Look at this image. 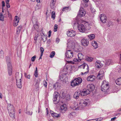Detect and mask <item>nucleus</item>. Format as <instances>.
<instances>
[{"label": "nucleus", "mask_w": 121, "mask_h": 121, "mask_svg": "<svg viewBox=\"0 0 121 121\" xmlns=\"http://www.w3.org/2000/svg\"><path fill=\"white\" fill-rule=\"evenodd\" d=\"M40 81V79L39 78H38V80L36 81L35 85H39Z\"/></svg>", "instance_id": "obj_49"}, {"label": "nucleus", "mask_w": 121, "mask_h": 121, "mask_svg": "<svg viewBox=\"0 0 121 121\" xmlns=\"http://www.w3.org/2000/svg\"><path fill=\"white\" fill-rule=\"evenodd\" d=\"M109 85L108 82L105 81H104L101 86V91L104 92H107L109 88Z\"/></svg>", "instance_id": "obj_3"}, {"label": "nucleus", "mask_w": 121, "mask_h": 121, "mask_svg": "<svg viewBox=\"0 0 121 121\" xmlns=\"http://www.w3.org/2000/svg\"><path fill=\"white\" fill-rule=\"evenodd\" d=\"M112 62V60L110 59L108 60H106L105 64L106 65H108L111 64Z\"/></svg>", "instance_id": "obj_29"}, {"label": "nucleus", "mask_w": 121, "mask_h": 121, "mask_svg": "<svg viewBox=\"0 0 121 121\" xmlns=\"http://www.w3.org/2000/svg\"><path fill=\"white\" fill-rule=\"evenodd\" d=\"M34 75L36 77H38V72L37 67L36 68V70L34 73Z\"/></svg>", "instance_id": "obj_36"}, {"label": "nucleus", "mask_w": 121, "mask_h": 121, "mask_svg": "<svg viewBox=\"0 0 121 121\" xmlns=\"http://www.w3.org/2000/svg\"><path fill=\"white\" fill-rule=\"evenodd\" d=\"M40 50L41 52V56H42L44 51V49L43 47H41L40 48Z\"/></svg>", "instance_id": "obj_41"}, {"label": "nucleus", "mask_w": 121, "mask_h": 121, "mask_svg": "<svg viewBox=\"0 0 121 121\" xmlns=\"http://www.w3.org/2000/svg\"><path fill=\"white\" fill-rule=\"evenodd\" d=\"M99 75H104V71L102 70H100L98 74L97 78H99Z\"/></svg>", "instance_id": "obj_31"}, {"label": "nucleus", "mask_w": 121, "mask_h": 121, "mask_svg": "<svg viewBox=\"0 0 121 121\" xmlns=\"http://www.w3.org/2000/svg\"><path fill=\"white\" fill-rule=\"evenodd\" d=\"M66 99L67 101H69L71 99V97L69 95H67L66 97Z\"/></svg>", "instance_id": "obj_43"}, {"label": "nucleus", "mask_w": 121, "mask_h": 121, "mask_svg": "<svg viewBox=\"0 0 121 121\" xmlns=\"http://www.w3.org/2000/svg\"><path fill=\"white\" fill-rule=\"evenodd\" d=\"M2 8L4 7L5 6V3L4 1H2Z\"/></svg>", "instance_id": "obj_55"}, {"label": "nucleus", "mask_w": 121, "mask_h": 121, "mask_svg": "<svg viewBox=\"0 0 121 121\" xmlns=\"http://www.w3.org/2000/svg\"><path fill=\"white\" fill-rule=\"evenodd\" d=\"M57 25L56 24H55L54 25V29L55 30L54 31L55 32L56 31H57Z\"/></svg>", "instance_id": "obj_47"}, {"label": "nucleus", "mask_w": 121, "mask_h": 121, "mask_svg": "<svg viewBox=\"0 0 121 121\" xmlns=\"http://www.w3.org/2000/svg\"><path fill=\"white\" fill-rule=\"evenodd\" d=\"M51 17L53 20H54L55 18V12H52L51 13Z\"/></svg>", "instance_id": "obj_37"}, {"label": "nucleus", "mask_w": 121, "mask_h": 121, "mask_svg": "<svg viewBox=\"0 0 121 121\" xmlns=\"http://www.w3.org/2000/svg\"><path fill=\"white\" fill-rule=\"evenodd\" d=\"M67 110V107L66 105H61L60 107V111L61 112L64 113H65Z\"/></svg>", "instance_id": "obj_13"}, {"label": "nucleus", "mask_w": 121, "mask_h": 121, "mask_svg": "<svg viewBox=\"0 0 121 121\" xmlns=\"http://www.w3.org/2000/svg\"><path fill=\"white\" fill-rule=\"evenodd\" d=\"M82 45L83 46H86L89 44L88 40L87 39H83L81 40Z\"/></svg>", "instance_id": "obj_15"}, {"label": "nucleus", "mask_w": 121, "mask_h": 121, "mask_svg": "<svg viewBox=\"0 0 121 121\" xmlns=\"http://www.w3.org/2000/svg\"><path fill=\"white\" fill-rule=\"evenodd\" d=\"M85 13L86 12L84 10L83 8H81L79 11L77 17H82L84 16Z\"/></svg>", "instance_id": "obj_9"}, {"label": "nucleus", "mask_w": 121, "mask_h": 121, "mask_svg": "<svg viewBox=\"0 0 121 121\" xmlns=\"http://www.w3.org/2000/svg\"><path fill=\"white\" fill-rule=\"evenodd\" d=\"M95 67L98 68H101L103 65L101 62L99 60H97L95 62Z\"/></svg>", "instance_id": "obj_14"}, {"label": "nucleus", "mask_w": 121, "mask_h": 121, "mask_svg": "<svg viewBox=\"0 0 121 121\" xmlns=\"http://www.w3.org/2000/svg\"><path fill=\"white\" fill-rule=\"evenodd\" d=\"M16 85L17 87L19 88H21L22 87L21 85V80L20 79H17Z\"/></svg>", "instance_id": "obj_23"}, {"label": "nucleus", "mask_w": 121, "mask_h": 121, "mask_svg": "<svg viewBox=\"0 0 121 121\" xmlns=\"http://www.w3.org/2000/svg\"><path fill=\"white\" fill-rule=\"evenodd\" d=\"M54 117L58 118L60 116V114L54 113L52 116Z\"/></svg>", "instance_id": "obj_32"}, {"label": "nucleus", "mask_w": 121, "mask_h": 121, "mask_svg": "<svg viewBox=\"0 0 121 121\" xmlns=\"http://www.w3.org/2000/svg\"><path fill=\"white\" fill-rule=\"evenodd\" d=\"M76 115V113L75 112H72L68 115V117L70 118H72L73 117H75Z\"/></svg>", "instance_id": "obj_24"}, {"label": "nucleus", "mask_w": 121, "mask_h": 121, "mask_svg": "<svg viewBox=\"0 0 121 121\" xmlns=\"http://www.w3.org/2000/svg\"><path fill=\"white\" fill-rule=\"evenodd\" d=\"M26 113L28 115H31L33 114V112H30V111H28L26 112Z\"/></svg>", "instance_id": "obj_44"}, {"label": "nucleus", "mask_w": 121, "mask_h": 121, "mask_svg": "<svg viewBox=\"0 0 121 121\" xmlns=\"http://www.w3.org/2000/svg\"><path fill=\"white\" fill-rule=\"evenodd\" d=\"M78 28L80 32H84L86 30V28L83 24H81L78 25Z\"/></svg>", "instance_id": "obj_7"}, {"label": "nucleus", "mask_w": 121, "mask_h": 121, "mask_svg": "<svg viewBox=\"0 0 121 121\" xmlns=\"http://www.w3.org/2000/svg\"><path fill=\"white\" fill-rule=\"evenodd\" d=\"M60 83H56L53 85V88L56 89L57 87H58L59 85H60Z\"/></svg>", "instance_id": "obj_38"}, {"label": "nucleus", "mask_w": 121, "mask_h": 121, "mask_svg": "<svg viewBox=\"0 0 121 121\" xmlns=\"http://www.w3.org/2000/svg\"><path fill=\"white\" fill-rule=\"evenodd\" d=\"M52 31L51 30H49V34H48V37H50V36H51V33Z\"/></svg>", "instance_id": "obj_58"}, {"label": "nucleus", "mask_w": 121, "mask_h": 121, "mask_svg": "<svg viewBox=\"0 0 121 121\" xmlns=\"http://www.w3.org/2000/svg\"><path fill=\"white\" fill-rule=\"evenodd\" d=\"M81 67L83 69V72L81 73L82 74H85L88 73V65L84 64L82 65H81Z\"/></svg>", "instance_id": "obj_6"}, {"label": "nucleus", "mask_w": 121, "mask_h": 121, "mask_svg": "<svg viewBox=\"0 0 121 121\" xmlns=\"http://www.w3.org/2000/svg\"><path fill=\"white\" fill-rule=\"evenodd\" d=\"M80 94V92L76 91L73 95L74 97L76 99H78L79 98Z\"/></svg>", "instance_id": "obj_25"}, {"label": "nucleus", "mask_w": 121, "mask_h": 121, "mask_svg": "<svg viewBox=\"0 0 121 121\" xmlns=\"http://www.w3.org/2000/svg\"><path fill=\"white\" fill-rule=\"evenodd\" d=\"M65 55L67 58H72L73 56V53L71 50H69L66 52Z\"/></svg>", "instance_id": "obj_8"}, {"label": "nucleus", "mask_w": 121, "mask_h": 121, "mask_svg": "<svg viewBox=\"0 0 121 121\" xmlns=\"http://www.w3.org/2000/svg\"><path fill=\"white\" fill-rule=\"evenodd\" d=\"M88 100L87 99H85L84 100H81L80 103L79 104L80 106H82V107H79L77 103H75L74 104V107L72 108L73 110H78L82 108H83V107L86 106L87 105L88 103Z\"/></svg>", "instance_id": "obj_1"}, {"label": "nucleus", "mask_w": 121, "mask_h": 121, "mask_svg": "<svg viewBox=\"0 0 121 121\" xmlns=\"http://www.w3.org/2000/svg\"><path fill=\"white\" fill-rule=\"evenodd\" d=\"M96 77L94 75H91L88 76L87 78V79L89 81H93L95 79Z\"/></svg>", "instance_id": "obj_20"}, {"label": "nucleus", "mask_w": 121, "mask_h": 121, "mask_svg": "<svg viewBox=\"0 0 121 121\" xmlns=\"http://www.w3.org/2000/svg\"><path fill=\"white\" fill-rule=\"evenodd\" d=\"M83 6L84 7H86L88 5L87 4H86V3H85L83 4Z\"/></svg>", "instance_id": "obj_64"}, {"label": "nucleus", "mask_w": 121, "mask_h": 121, "mask_svg": "<svg viewBox=\"0 0 121 121\" xmlns=\"http://www.w3.org/2000/svg\"><path fill=\"white\" fill-rule=\"evenodd\" d=\"M92 45L95 49L97 48L98 47V44L96 41H93L92 42Z\"/></svg>", "instance_id": "obj_26"}, {"label": "nucleus", "mask_w": 121, "mask_h": 121, "mask_svg": "<svg viewBox=\"0 0 121 121\" xmlns=\"http://www.w3.org/2000/svg\"><path fill=\"white\" fill-rule=\"evenodd\" d=\"M104 75H99V77L98 78H97V79H102L103 78V77L104 76Z\"/></svg>", "instance_id": "obj_45"}, {"label": "nucleus", "mask_w": 121, "mask_h": 121, "mask_svg": "<svg viewBox=\"0 0 121 121\" xmlns=\"http://www.w3.org/2000/svg\"><path fill=\"white\" fill-rule=\"evenodd\" d=\"M6 61L8 69L12 68L10 59L9 56H7L6 57Z\"/></svg>", "instance_id": "obj_12"}, {"label": "nucleus", "mask_w": 121, "mask_h": 121, "mask_svg": "<svg viewBox=\"0 0 121 121\" xmlns=\"http://www.w3.org/2000/svg\"><path fill=\"white\" fill-rule=\"evenodd\" d=\"M47 39V36L45 35H44L43 36L42 38V39L44 42L46 41V40Z\"/></svg>", "instance_id": "obj_40"}, {"label": "nucleus", "mask_w": 121, "mask_h": 121, "mask_svg": "<svg viewBox=\"0 0 121 121\" xmlns=\"http://www.w3.org/2000/svg\"><path fill=\"white\" fill-rule=\"evenodd\" d=\"M66 34L68 36L72 37L75 35L76 32L73 30H69L67 32Z\"/></svg>", "instance_id": "obj_10"}, {"label": "nucleus", "mask_w": 121, "mask_h": 121, "mask_svg": "<svg viewBox=\"0 0 121 121\" xmlns=\"http://www.w3.org/2000/svg\"><path fill=\"white\" fill-rule=\"evenodd\" d=\"M19 17L16 16L14 18L13 21V25L15 26H16L18 25V23L19 22Z\"/></svg>", "instance_id": "obj_19"}, {"label": "nucleus", "mask_w": 121, "mask_h": 121, "mask_svg": "<svg viewBox=\"0 0 121 121\" xmlns=\"http://www.w3.org/2000/svg\"><path fill=\"white\" fill-rule=\"evenodd\" d=\"M86 60L89 62H91L92 61L94 58H93L87 56L86 57Z\"/></svg>", "instance_id": "obj_30"}, {"label": "nucleus", "mask_w": 121, "mask_h": 121, "mask_svg": "<svg viewBox=\"0 0 121 121\" xmlns=\"http://www.w3.org/2000/svg\"><path fill=\"white\" fill-rule=\"evenodd\" d=\"M82 82V79L80 78H75L71 83V85L73 87L78 86Z\"/></svg>", "instance_id": "obj_4"}, {"label": "nucleus", "mask_w": 121, "mask_h": 121, "mask_svg": "<svg viewBox=\"0 0 121 121\" xmlns=\"http://www.w3.org/2000/svg\"><path fill=\"white\" fill-rule=\"evenodd\" d=\"M36 57V56L35 55L34 56L32 57L31 59L32 61L34 62L35 61Z\"/></svg>", "instance_id": "obj_46"}, {"label": "nucleus", "mask_w": 121, "mask_h": 121, "mask_svg": "<svg viewBox=\"0 0 121 121\" xmlns=\"http://www.w3.org/2000/svg\"><path fill=\"white\" fill-rule=\"evenodd\" d=\"M99 17L101 21L104 23H105L107 21L106 17L105 15L104 14H101Z\"/></svg>", "instance_id": "obj_17"}, {"label": "nucleus", "mask_w": 121, "mask_h": 121, "mask_svg": "<svg viewBox=\"0 0 121 121\" xmlns=\"http://www.w3.org/2000/svg\"><path fill=\"white\" fill-rule=\"evenodd\" d=\"M59 81H62L63 82L66 83L67 81V79L65 78L63 75H61L59 77Z\"/></svg>", "instance_id": "obj_21"}, {"label": "nucleus", "mask_w": 121, "mask_h": 121, "mask_svg": "<svg viewBox=\"0 0 121 121\" xmlns=\"http://www.w3.org/2000/svg\"><path fill=\"white\" fill-rule=\"evenodd\" d=\"M8 74L9 75H11L12 74V68H10L8 69Z\"/></svg>", "instance_id": "obj_34"}, {"label": "nucleus", "mask_w": 121, "mask_h": 121, "mask_svg": "<svg viewBox=\"0 0 121 121\" xmlns=\"http://www.w3.org/2000/svg\"><path fill=\"white\" fill-rule=\"evenodd\" d=\"M25 77L27 78L28 79H30V76L29 75H27L26 74H25Z\"/></svg>", "instance_id": "obj_57"}, {"label": "nucleus", "mask_w": 121, "mask_h": 121, "mask_svg": "<svg viewBox=\"0 0 121 121\" xmlns=\"http://www.w3.org/2000/svg\"><path fill=\"white\" fill-rule=\"evenodd\" d=\"M83 55L81 53H79L78 54V59L79 61H81L83 58Z\"/></svg>", "instance_id": "obj_28"}, {"label": "nucleus", "mask_w": 121, "mask_h": 121, "mask_svg": "<svg viewBox=\"0 0 121 121\" xmlns=\"http://www.w3.org/2000/svg\"><path fill=\"white\" fill-rule=\"evenodd\" d=\"M6 6L7 8H9L10 7V5L9 4H6Z\"/></svg>", "instance_id": "obj_61"}, {"label": "nucleus", "mask_w": 121, "mask_h": 121, "mask_svg": "<svg viewBox=\"0 0 121 121\" xmlns=\"http://www.w3.org/2000/svg\"><path fill=\"white\" fill-rule=\"evenodd\" d=\"M96 121H100L101 120H102L103 118L102 117H99V118H98V119H96Z\"/></svg>", "instance_id": "obj_53"}, {"label": "nucleus", "mask_w": 121, "mask_h": 121, "mask_svg": "<svg viewBox=\"0 0 121 121\" xmlns=\"http://www.w3.org/2000/svg\"><path fill=\"white\" fill-rule=\"evenodd\" d=\"M79 59H78L77 58H75L73 59V60L74 61H75V62H78L80 61H79Z\"/></svg>", "instance_id": "obj_50"}, {"label": "nucleus", "mask_w": 121, "mask_h": 121, "mask_svg": "<svg viewBox=\"0 0 121 121\" xmlns=\"http://www.w3.org/2000/svg\"><path fill=\"white\" fill-rule=\"evenodd\" d=\"M94 86L92 84H89L87 85V91H89V93L91 91H93L95 89Z\"/></svg>", "instance_id": "obj_16"}, {"label": "nucleus", "mask_w": 121, "mask_h": 121, "mask_svg": "<svg viewBox=\"0 0 121 121\" xmlns=\"http://www.w3.org/2000/svg\"><path fill=\"white\" fill-rule=\"evenodd\" d=\"M77 43H75L73 41L69 40L68 41V42L67 44V48L68 49H74Z\"/></svg>", "instance_id": "obj_5"}, {"label": "nucleus", "mask_w": 121, "mask_h": 121, "mask_svg": "<svg viewBox=\"0 0 121 121\" xmlns=\"http://www.w3.org/2000/svg\"><path fill=\"white\" fill-rule=\"evenodd\" d=\"M22 27V26H20L18 27L17 29L21 31Z\"/></svg>", "instance_id": "obj_56"}, {"label": "nucleus", "mask_w": 121, "mask_h": 121, "mask_svg": "<svg viewBox=\"0 0 121 121\" xmlns=\"http://www.w3.org/2000/svg\"><path fill=\"white\" fill-rule=\"evenodd\" d=\"M83 0L84 2V3H86L88 2L89 0Z\"/></svg>", "instance_id": "obj_62"}, {"label": "nucleus", "mask_w": 121, "mask_h": 121, "mask_svg": "<svg viewBox=\"0 0 121 121\" xmlns=\"http://www.w3.org/2000/svg\"><path fill=\"white\" fill-rule=\"evenodd\" d=\"M108 24H110L108 26L109 27L110 26V25H112V22H108Z\"/></svg>", "instance_id": "obj_63"}, {"label": "nucleus", "mask_w": 121, "mask_h": 121, "mask_svg": "<svg viewBox=\"0 0 121 121\" xmlns=\"http://www.w3.org/2000/svg\"><path fill=\"white\" fill-rule=\"evenodd\" d=\"M55 52L54 51L50 53L49 56L51 58H53L55 55Z\"/></svg>", "instance_id": "obj_39"}, {"label": "nucleus", "mask_w": 121, "mask_h": 121, "mask_svg": "<svg viewBox=\"0 0 121 121\" xmlns=\"http://www.w3.org/2000/svg\"><path fill=\"white\" fill-rule=\"evenodd\" d=\"M59 40H60V39L59 38H56V42L57 43H58L59 42Z\"/></svg>", "instance_id": "obj_59"}, {"label": "nucleus", "mask_w": 121, "mask_h": 121, "mask_svg": "<svg viewBox=\"0 0 121 121\" xmlns=\"http://www.w3.org/2000/svg\"><path fill=\"white\" fill-rule=\"evenodd\" d=\"M20 32V30H17V32H16V33L18 35L19 34Z\"/></svg>", "instance_id": "obj_60"}, {"label": "nucleus", "mask_w": 121, "mask_h": 121, "mask_svg": "<svg viewBox=\"0 0 121 121\" xmlns=\"http://www.w3.org/2000/svg\"><path fill=\"white\" fill-rule=\"evenodd\" d=\"M39 85H35V87L36 90H38L39 88Z\"/></svg>", "instance_id": "obj_54"}, {"label": "nucleus", "mask_w": 121, "mask_h": 121, "mask_svg": "<svg viewBox=\"0 0 121 121\" xmlns=\"http://www.w3.org/2000/svg\"><path fill=\"white\" fill-rule=\"evenodd\" d=\"M115 82L117 84L119 85H121V78L117 79Z\"/></svg>", "instance_id": "obj_27"}, {"label": "nucleus", "mask_w": 121, "mask_h": 121, "mask_svg": "<svg viewBox=\"0 0 121 121\" xmlns=\"http://www.w3.org/2000/svg\"><path fill=\"white\" fill-rule=\"evenodd\" d=\"M57 93L58 92H55L54 94V95L53 96V100L54 103L55 104H57L58 102L57 99V98L58 97V96L57 95Z\"/></svg>", "instance_id": "obj_11"}, {"label": "nucleus", "mask_w": 121, "mask_h": 121, "mask_svg": "<svg viewBox=\"0 0 121 121\" xmlns=\"http://www.w3.org/2000/svg\"><path fill=\"white\" fill-rule=\"evenodd\" d=\"M80 92V95L82 96H86L89 94V91H87V90L86 89H84L82 91Z\"/></svg>", "instance_id": "obj_18"}, {"label": "nucleus", "mask_w": 121, "mask_h": 121, "mask_svg": "<svg viewBox=\"0 0 121 121\" xmlns=\"http://www.w3.org/2000/svg\"><path fill=\"white\" fill-rule=\"evenodd\" d=\"M88 36L90 39L91 40L95 38V35L94 34H92L89 35Z\"/></svg>", "instance_id": "obj_33"}, {"label": "nucleus", "mask_w": 121, "mask_h": 121, "mask_svg": "<svg viewBox=\"0 0 121 121\" xmlns=\"http://www.w3.org/2000/svg\"><path fill=\"white\" fill-rule=\"evenodd\" d=\"M0 20L2 21H3L4 20V18L3 16H0Z\"/></svg>", "instance_id": "obj_51"}, {"label": "nucleus", "mask_w": 121, "mask_h": 121, "mask_svg": "<svg viewBox=\"0 0 121 121\" xmlns=\"http://www.w3.org/2000/svg\"><path fill=\"white\" fill-rule=\"evenodd\" d=\"M15 77L16 80L17 79L21 80L22 74L21 73L19 74L18 72H17L16 73Z\"/></svg>", "instance_id": "obj_22"}, {"label": "nucleus", "mask_w": 121, "mask_h": 121, "mask_svg": "<svg viewBox=\"0 0 121 121\" xmlns=\"http://www.w3.org/2000/svg\"><path fill=\"white\" fill-rule=\"evenodd\" d=\"M36 8H37L38 9H40L41 8V6L40 5L37 4L36 7Z\"/></svg>", "instance_id": "obj_52"}, {"label": "nucleus", "mask_w": 121, "mask_h": 121, "mask_svg": "<svg viewBox=\"0 0 121 121\" xmlns=\"http://www.w3.org/2000/svg\"><path fill=\"white\" fill-rule=\"evenodd\" d=\"M7 109L9 116L13 119L15 118V111L13 105L10 104H8Z\"/></svg>", "instance_id": "obj_2"}, {"label": "nucleus", "mask_w": 121, "mask_h": 121, "mask_svg": "<svg viewBox=\"0 0 121 121\" xmlns=\"http://www.w3.org/2000/svg\"><path fill=\"white\" fill-rule=\"evenodd\" d=\"M69 9V7H64L62 9V11H67L68 9Z\"/></svg>", "instance_id": "obj_42"}, {"label": "nucleus", "mask_w": 121, "mask_h": 121, "mask_svg": "<svg viewBox=\"0 0 121 121\" xmlns=\"http://www.w3.org/2000/svg\"><path fill=\"white\" fill-rule=\"evenodd\" d=\"M43 83L44 86L46 87H47V84L46 81L45 80L44 81H43Z\"/></svg>", "instance_id": "obj_48"}, {"label": "nucleus", "mask_w": 121, "mask_h": 121, "mask_svg": "<svg viewBox=\"0 0 121 121\" xmlns=\"http://www.w3.org/2000/svg\"><path fill=\"white\" fill-rule=\"evenodd\" d=\"M4 57V52L2 50L0 51V57L3 58Z\"/></svg>", "instance_id": "obj_35"}]
</instances>
